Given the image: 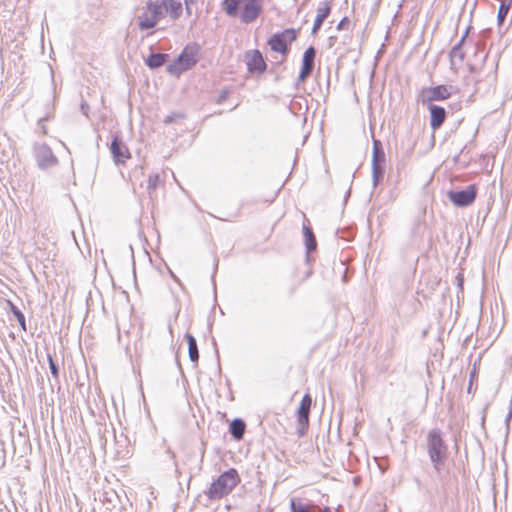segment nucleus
I'll return each mask as SVG.
<instances>
[{
    "label": "nucleus",
    "mask_w": 512,
    "mask_h": 512,
    "mask_svg": "<svg viewBox=\"0 0 512 512\" xmlns=\"http://www.w3.org/2000/svg\"><path fill=\"white\" fill-rule=\"evenodd\" d=\"M159 4H162V10H166L173 20H177L182 14V4L179 1L162 0Z\"/></svg>",
    "instance_id": "dca6fc26"
},
{
    "label": "nucleus",
    "mask_w": 512,
    "mask_h": 512,
    "mask_svg": "<svg viewBox=\"0 0 512 512\" xmlns=\"http://www.w3.org/2000/svg\"><path fill=\"white\" fill-rule=\"evenodd\" d=\"M185 339L188 344L189 359L191 360V362L197 364L198 360H199V351H198L197 341H196L195 337L190 333L185 334Z\"/></svg>",
    "instance_id": "412c9836"
},
{
    "label": "nucleus",
    "mask_w": 512,
    "mask_h": 512,
    "mask_svg": "<svg viewBox=\"0 0 512 512\" xmlns=\"http://www.w3.org/2000/svg\"><path fill=\"white\" fill-rule=\"evenodd\" d=\"M163 17L164 12L162 10V4H159L158 1H148L146 11L138 17L140 30L143 31L154 28Z\"/></svg>",
    "instance_id": "423d86ee"
},
{
    "label": "nucleus",
    "mask_w": 512,
    "mask_h": 512,
    "mask_svg": "<svg viewBox=\"0 0 512 512\" xmlns=\"http://www.w3.org/2000/svg\"><path fill=\"white\" fill-rule=\"evenodd\" d=\"M477 196V187L474 184L467 186L464 190L448 191V199L457 207H467L471 205Z\"/></svg>",
    "instance_id": "6e6552de"
},
{
    "label": "nucleus",
    "mask_w": 512,
    "mask_h": 512,
    "mask_svg": "<svg viewBox=\"0 0 512 512\" xmlns=\"http://www.w3.org/2000/svg\"><path fill=\"white\" fill-rule=\"evenodd\" d=\"M469 70H470L471 72H474V71H475L474 66H473V65H469Z\"/></svg>",
    "instance_id": "f704fd0d"
},
{
    "label": "nucleus",
    "mask_w": 512,
    "mask_h": 512,
    "mask_svg": "<svg viewBox=\"0 0 512 512\" xmlns=\"http://www.w3.org/2000/svg\"><path fill=\"white\" fill-rule=\"evenodd\" d=\"M8 306H9V309L11 311V313L15 316V318L17 319V321L19 322L21 328L26 331L27 328H26V321H25V316L24 314L20 311V309L14 305L11 301H8Z\"/></svg>",
    "instance_id": "393cba45"
},
{
    "label": "nucleus",
    "mask_w": 512,
    "mask_h": 512,
    "mask_svg": "<svg viewBox=\"0 0 512 512\" xmlns=\"http://www.w3.org/2000/svg\"><path fill=\"white\" fill-rule=\"evenodd\" d=\"M110 151L116 164H124L131 157L128 147L118 135L113 136Z\"/></svg>",
    "instance_id": "ddd939ff"
},
{
    "label": "nucleus",
    "mask_w": 512,
    "mask_h": 512,
    "mask_svg": "<svg viewBox=\"0 0 512 512\" xmlns=\"http://www.w3.org/2000/svg\"><path fill=\"white\" fill-rule=\"evenodd\" d=\"M426 448L432 463L433 469L438 476L448 458V447L442 437V432L438 428L430 430L426 436Z\"/></svg>",
    "instance_id": "f257e3e1"
},
{
    "label": "nucleus",
    "mask_w": 512,
    "mask_h": 512,
    "mask_svg": "<svg viewBox=\"0 0 512 512\" xmlns=\"http://www.w3.org/2000/svg\"><path fill=\"white\" fill-rule=\"evenodd\" d=\"M244 61L247 65L248 72L251 74H262L267 68V64L262 53L257 49L246 51L244 54Z\"/></svg>",
    "instance_id": "9b49d317"
},
{
    "label": "nucleus",
    "mask_w": 512,
    "mask_h": 512,
    "mask_svg": "<svg viewBox=\"0 0 512 512\" xmlns=\"http://www.w3.org/2000/svg\"><path fill=\"white\" fill-rule=\"evenodd\" d=\"M311 406L312 397L310 396V394H305L297 410V434L299 437L304 436L308 430Z\"/></svg>",
    "instance_id": "1a4fd4ad"
},
{
    "label": "nucleus",
    "mask_w": 512,
    "mask_h": 512,
    "mask_svg": "<svg viewBox=\"0 0 512 512\" xmlns=\"http://www.w3.org/2000/svg\"><path fill=\"white\" fill-rule=\"evenodd\" d=\"M427 107L430 113V127L435 132L438 130L445 122L447 118L446 109L439 105H423Z\"/></svg>",
    "instance_id": "4468645a"
},
{
    "label": "nucleus",
    "mask_w": 512,
    "mask_h": 512,
    "mask_svg": "<svg viewBox=\"0 0 512 512\" xmlns=\"http://www.w3.org/2000/svg\"><path fill=\"white\" fill-rule=\"evenodd\" d=\"M245 429H246V424L245 422L240 419V418H236L234 419L231 423H230V426H229V432L230 434L232 435V437L235 439V440H241L243 439V436H244V433H245Z\"/></svg>",
    "instance_id": "6ab92c4d"
},
{
    "label": "nucleus",
    "mask_w": 512,
    "mask_h": 512,
    "mask_svg": "<svg viewBox=\"0 0 512 512\" xmlns=\"http://www.w3.org/2000/svg\"><path fill=\"white\" fill-rule=\"evenodd\" d=\"M240 477L236 469L231 468L222 473L213 483H211L206 493L210 500L222 499L238 485Z\"/></svg>",
    "instance_id": "f03ea898"
},
{
    "label": "nucleus",
    "mask_w": 512,
    "mask_h": 512,
    "mask_svg": "<svg viewBox=\"0 0 512 512\" xmlns=\"http://www.w3.org/2000/svg\"><path fill=\"white\" fill-rule=\"evenodd\" d=\"M511 6L509 5L508 2H501L500 3V6H499V9H498V14H497V24L498 26H502L507 15H508V12L510 10Z\"/></svg>",
    "instance_id": "a878e982"
},
{
    "label": "nucleus",
    "mask_w": 512,
    "mask_h": 512,
    "mask_svg": "<svg viewBox=\"0 0 512 512\" xmlns=\"http://www.w3.org/2000/svg\"><path fill=\"white\" fill-rule=\"evenodd\" d=\"M184 118V114L180 113V112H172L171 114L167 115L163 122L164 124L166 125H169V124H172L173 122L179 120V119H183Z\"/></svg>",
    "instance_id": "cd10ccee"
},
{
    "label": "nucleus",
    "mask_w": 512,
    "mask_h": 512,
    "mask_svg": "<svg viewBox=\"0 0 512 512\" xmlns=\"http://www.w3.org/2000/svg\"><path fill=\"white\" fill-rule=\"evenodd\" d=\"M242 6L241 21L251 23L258 18L262 11V0H231L225 7L227 15L235 17L238 14L239 7Z\"/></svg>",
    "instance_id": "7ed1b4c3"
},
{
    "label": "nucleus",
    "mask_w": 512,
    "mask_h": 512,
    "mask_svg": "<svg viewBox=\"0 0 512 512\" xmlns=\"http://www.w3.org/2000/svg\"><path fill=\"white\" fill-rule=\"evenodd\" d=\"M450 88L447 85L423 87L417 95V101L422 105H434V101H443L451 97Z\"/></svg>",
    "instance_id": "0eeeda50"
},
{
    "label": "nucleus",
    "mask_w": 512,
    "mask_h": 512,
    "mask_svg": "<svg viewBox=\"0 0 512 512\" xmlns=\"http://www.w3.org/2000/svg\"><path fill=\"white\" fill-rule=\"evenodd\" d=\"M470 29H471V27L468 26L465 33L459 40V42L450 51V61H451L452 66L455 65L456 58H458L459 62H462L465 58V53L462 51L461 47H462L463 43L465 42V39H466Z\"/></svg>",
    "instance_id": "a211bd4d"
},
{
    "label": "nucleus",
    "mask_w": 512,
    "mask_h": 512,
    "mask_svg": "<svg viewBox=\"0 0 512 512\" xmlns=\"http://www.w3.org/2000/svg\"><path fill=\"white\" fill-rule=\"evenodd\" d=\"M303 232H304V236H305V245H306L307 252L309 253V252L314 251L316 249L317 242H316V238H315L313 231L309 227L304 226Z\"/></svg>",
    "instance_id": "5701e85b"
},
{
    "label": "nucleus",
    "mask_w": 512,
    "mask_h": 512,
    "mask_svg": "<svg viewBox=\"0 0 512 512\" xmlns=\"http://www.w3.org/2000/svg\"><path fill=\"white\" fill-rule=\"evenodd\" d=\"M289 507L291 512H316L319 507L312 503H304L299 498H291L289 500Z\"/></svg>",
    "instance_id": "f3484780"
},
{
    "label": "nucleus",
    "mask_w": 512,
    "mask_h": 512,
    "mask_svg": "<svg viewBox=\"0 0 512 512\" xmlns=\"http://www.w3.org/2000/svg\"><path fill=\"white\" fill-rule=\"evenodd\" d=\"M384 163H385V153L383 151L382 144L379 140H374L372 164H384Z\"/></svg>",
    "instance_id": "4be33fe9"
},
{
    "label": "nucleus",
    "mask_w": 512,
    "mask_h": 512,
    "mask_svg": "<svg viewBox=\"0 0 512 512\" xmlns=\"http://www.w3.org/2000/svg\"><path fill=\"white\" fill-rule=\"evenodd\" d=\"M384 177V164H372L373 185L377 186Z\"/></svg>",
    "instance_id": "b1692460"
},
{
    "label": "nucleus",
    "mask_w": 512,
    "mask_h": 512,
    "mask_svg": "<svg viewBox=\"0 0 512 512\" xmlns=\"http://www.w3.org/2000/svg\"><path fill=\"white\" fill-rule=\"evenodd\" d=\"M501 2H508L510 6H512V0H502Z\"/></svg>",
    "instance_id": "c9c22d12"
},
{
    "label": "nucleus",
    "mask_w": 512,
    "mask_h": 512,
    "mask_svg": "<svg viewBox=\"0 0 512 512\" xmlns=\"http://www.w3.org/2000/svg\"><path fill=\"white\" fill-rule=\"evenodd\" d=\"M81 111L83 112V114H84L85 116H88L89 105H88V103H87V102L83 101V102L81 103Z\"/></svg>",
    "instance_id": "473e14b6"
},
{
    "label": "nucleus",
    "mask_w": 512,
    "mask_h": 512,
    "mask_svg": "<svg viewBox=\"0 0 512 512\" xmlns=\"http://www.w3.org/2000/svg\"><path fill=\"white\" fill-rule=\"evenodd\" d=\"M196 3V0H184L186 13L188 15L192 14V5Z\"/></svg>",
    "instance_id": "2f4dec72"
},
{
    "label": "nucleus",
    "mask_w": 512,
    "mask_h": 512,
    "mask_svg": "<svg viewBox=\"0 0 512 512\" xmlns=\"http://www.w3.org/2000/svg\"><path fill=\"white\" fill-rule=\"evenodd\" d=\"M48 119H49L48 116L40 117L37 122L39 129L41 130L42 134H44V135L47 134V128L45 126V121H47Z\"/></svg>",
    "instance_id": "c756f323"
},
{
    "label": "nucleus",
    "mask_w": 512,
    "mask_h": 512,
    "mask_svg": "<svg viewBox=\"0 0 512 512\" xmlns=\"http://www.w3.org/2000/svg\"><path fill=\"white\" fill-rule=\"evenodd\" d=\"M350 24V20L347 17H344L341 19V21L337 25L338 30H345L348 29V26Z\"/></svg>",
    "instance_id": "7c9ffc66"
},
{
    "label": "nucleus",
    "mask_w": 512,
    "mask_h": 512,
    "mask_svg": "<svg viewBox=\"0 0 512 512\" xmlns=\"http://www.w3.org/2000/svg\"><path fill=\"white\" fill-rule=\"evenodd\" d=\"M227 98V93L225 91H223L220 96H219V99H218V103H222L223 101H225Z\"/></svg>",
    "instance_id": "72a5a7b5"
},
{
    "label": "nucleus",
    "mask_w": 512,
    "mask_h": 512,
    "mask_svg": "<svg viewBox=\"0 0 512 512\" xmlns=\"http://www.w3.org/2000/svg\"><path fill=\"white\" fill-rule=\"evenodd\" d=\"M34 156L40 169H47L58 163L52 149L45 143L34 146Z\"/></svg>",
    "instance_id": "9d476101"
},
{
    "label": "nucleus",
    "mask_w": 512,
    "mask_h": 512,
    "mask_svg": "<svg viewBox=\"0 0 512 512\" xmlns=\"http://www.w3.org/2000/svg\"><path fill=\"white\" fill-rule=\"evenodd\" d=\"M316 49L313 46L308 47L302 56V67L298 75V82H305L312 74L315 66Z\"/></svg>",
    "instance_id": "f8f14e48"
},
{
    "label": "nucleus",
    "mask_w": 512,
    "mask_h": 512,
    "mask_svg": "<svg viewBox=\"0 0 512 512\" xmlns=\"http://www.w3.org/2000/svg\"><path fill=\"white\" fill-rule=\"evenodd\" d=\"M331 11V7L328 2H322L317 8V15L314 20V24L312 27V35H315L318 30L321 28L323 22L327 19Z\"/></svg>",
    "instance_id": "2eb2a0df"
},
{
    "label": "nucleus",
    "mask_w": 512,
    "mask_h": 512,
    "mask_svg": "<svg viewBox=\"0 0 512 512\" xmlns=\"http://www.w3.org/2000/svg\"><path fill=\"white\" fill-rule=\"evenodd\" d=\"M200 47L197 44L187 45L178 55L174 63L167 66V71L173 75L189 70L198 62Z\"/></svg>",
    "instance_id": "20e7f679"
},
{
    "label": "nucleus",
    "mask_w": 512,
    "mask_h": 512,
    "mask_svg": "<svg viewBox=\"0 0 512 512\" xmlns=\"http://www.w3.org/2000/svg\"><path fill=\"white\" fill-rule=\"evenodd\" d=\"M160 183V177L158 174H151L148 178L146 190L150 197L153 196L156 191L158 185Z\"/></svg>",
    "instance_id": "bb28decb"
},
{
    "label": "nucleus",
    "mask_w": 512,
    "mask_h": 512,
    "mask_svg": "<svg viewBox=\"0 0 512 512\" xmlns=\"http://www.w3.org/2000/svg\"><path fill=\"white\" fill-rule=\"evenodd\" d=\"M297 39V30L294 28L284 29L282 32L273 34L269 40L268 45L271 50L286 56L289 52V44Z\"/></svg>",
    "instance_id": "39448f33"
},
{
    "label": "nucleus",
    "mask_w": 512,
    "mask_h": 512,
    "mask_svg": "<svg viewBox=\"0 0 512 512\" xmlns=\"http://www.w3.org/2000/svg\"><path fill=\"white\" fill-rule=\"evenodd\" d=\"M224 3H226V6L228 5V3H230L231 0H223Z\"/></svg>",
    "instance_id": "e433bc0d"
},
{
    "label": "nucleus",
    "mask_w": 512,
    "mask_h": 512,
    "mask_svg": "<svg viewBox=\"0 0 512 512\" xmlns=\"http://www.w3.org/2000/svg\"><path fill=\"white\" fill-rule=\"evenodd\" d=\"M47 358H48V362H49L50 372H51L53 378L58 379L59 378L58 365L55 363V361L53 360V358L50 354H48Z\"/></svg>",
    "instance_id": "c85d7f7f"
},
{
    "label": "nucleus",
    "mask_w": 512,
    "mask_h": 512,
    "mask_svg": "<svg viewBox=\"0 0 512 512\" xmlns=\"http://www.w3.org/2000/svg\"><path fill=\"white\" fill-rule=\"evenodd\" d=\"M168 58L169 55L165 53H152L145 60V63L150 69H156L163 66Z\"/></svg>",
    "instance_id": "aec40b11"
}]
</instances>
